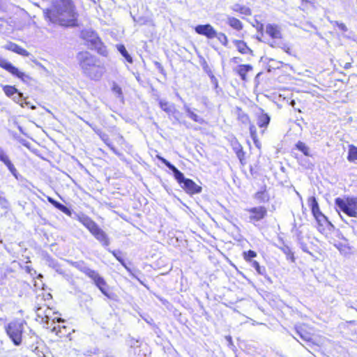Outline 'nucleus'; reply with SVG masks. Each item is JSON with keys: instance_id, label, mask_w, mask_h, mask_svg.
Listing matches in <instances>:
<instances>
[{"instance_id": "dca6fc26", "label": "nucleus", "mask_w": 357, "mask_h": 357, "mask_svg": "<svg viewBox=\"0 0 357 357\" xmlns=\"http://www.w3.org/2000/svg\"><path fill=\"white\" fill-rule=\"evenodd\" d=\"M70 264H71V266L78 269L79 271L86 275L88 277L93 271L89 268L84 261H70Z\"/></svg>"}, {"instance_id": "ddd939ff", "label": "nucleus", "mask_w": 357, "mask_h": 357, "mask_svg": "<svg viewBox=\"0 0 357 357\" xmlns=\"http://www.w3.org/2000/svg\"><path fill=\"white\" fill-rule=\"evenodd\" d=\"M195 30L197 33L205 36L208 38H213L216 36V31L209 24L197 25L195 26Z\"/></svg>"}, {"instance_id": "39448f33", "label": "nucleus", "mask_w": 357, "mask_h": 357, "mask_svg": "<svg viewBox=\"0 0 357 357\" xmlns=\"http://www.w3.org/2000/svg\"><path fill=\"white\" fill-rule=\"evenodd\" d=\"M82 38L88 43L91 49H95L102 55H106L107 50L96 33L90 29H85L81 32Z\"/></svg>"}, {"instance_id": "6ab92c4d", "label": "nucleus", "mask_w": 357, "mask_h": 357, "mask_svg": "<svg viewBox=\"0 0 357 357\" xmlns=\"http://www.w3.org/2000/svg\"><path fill=\"white\" fill-rule=\"evenodd\" d=\"M234 43L238 52L241 54H251L252 52V50L248 47L247 44L244 41L236 40L234 41Z\"/></svg>"}, {"instance_id": "a18cd8bd", "label": "nucleus", "mask_w": 357, "mask_h": 357, "mask_svg": "<svg viewBox=\"0 0 357 357\" xmlns=\"http://www.w3.org/2000/svg\"><path fill=\"white\" fill-rule=\"evenodd\" d=\"M250 132L251 136L254 138L257 133V129L254 125H250Z\"/></svg>"}, {"instance_id": "4c0bfd02", "label": "nucleus", "mask_w": 357, "mask_h": 357, "mask_svg": "<svg viewBox=\"0 0 357 357\" xmlns=\"http://www.w3.org/2000/svg\"><path fill=\"white\" fill-rule=\"evenodd\" d=\"M46 264L51 268H56L57 266V261L54 259L52 258L50 256H47L46 259Z\"/></svg>"}, {"instance_id": "b1692460", "label": "nucleus", "mask_w": 357, "mask_h": 357, "mask_svg": "<svg viewBox=\"0 0 357 357\" xmlns=\"http://www.w3.org/2000/svg\"><path fill=\"white\" fill-rule=\"evenodd\" d=\"M109 251L114 255V257L125 267V268L129 271L131 272L130 268L127 266V265L125 263L124 259H123L121 256V252L120 250H110Z\"/></svg>"}, {"instance_id": "49530a36", "label": "nucleus", "mask_w": 357, "mask_h": 357, "mask_svg": "<svg viewBox=\"0 0 357 357\" xmlns=\"http://www.w3.org/2000/svg\"><path fill=\"white\" fill-rule=\"evenodd\" d=\"M21 107H24L25 106L31 107L32 109H36V107L33 105H31L30 102L24 100L23 102H21L20 103Z\"/></svg>"}, {"instance_id": "f704fd0d", "label": "nucleus", "mask_w": 357, "mask_h": 357, "mask_svg": "<svg viewBox=\"0 0 357 357\" xmlns=\"http://www.w3.org/2000/svg\"><path fill=\"white\" fill-rule=\"evenodd\" d=\"M9 159L10 157L6 151L0 146V161L4 164Z\"/></svg>"}, {"instance_id": "7c9ffc66", "label": "nucleus", "mask_w": 357, "mask_h": 357, "mask_svg": "<svg viewBox=\"0 0 357 357\" xmlns=\"http://www.w3.org/2000/svg\"><path fill=\"white\" fill-rule=\"evenodd\" d=\"M255 198L257 199L259 202H266L268 201V196L267 195L265 191L257 192L255 195Z\"/></svg>"}, {"instance_id": "69168bd1", "label": "nucleus", "mask_w": 357, "mask_h": 357, "mask_svg": "<svg viewBox=\"0 0 357 357\" xmlns=\"http://www.w3.org/2000/svg\"><path fill=\"white\" fill-rule=\"evenodd\" d=\"M27 269H28V271L30 272V268H29V267H27Z\"/></svg>"}, {"instance_id": "79ce46f5", "label": "nucleus", "mask_w": 357, "mask_h": 357, "mask_svg": "<svg viewBox=\"0 0 357 357\" xmlns=\"http://www.w3.org/2000/svg\"><path fill=\"white\" fill-rule=\"evenodd\" d=\"M278 47L282 49L285 52H287L289 54H291V48L289 47L288 45L281 43V45H278Z\"/></svg>"}, {"instance_id": "09e8293b", "label": "nucleus", "mask_w": 357, "mask_h": 357, "mask_svg": "<svg viewBox=\"0 0 357 357\" xmlns=\"http://www.w3.org/2000/svg\"><path fill=\"white\" fill-rule=\"evenodd\" d=\"M243 155H244V153L241 148L236 151V155L241 161L242 160V158L243 157Z\"/></svg>"}, {"instance_id": "c03bdc74", "label": "nucleus", "mask_w": 357, "mask_h": 357, "mask_svg": "<svg viewBox=\"0 0 357 357\" xmlns=\"http://www.w3.org/2000/svg\"><path fill=\"white\" fill-rule=\"evenodd\" d=\"M48 201L51 203L55 208H58L61 203L54 200L53 198L48 197Z\"/></svg>"}, {"instance_id": "f3484780", "label": "nucleus", "mask_w": 357, "mask_h": 357, "mask_svg": "<svg viewBox=\"0 0 357 357\" xmlns=\"http://www.w3.org/2000/svg\"><path fill=\"white\" fill-rule=\"evenodd\" d=\"M252 70V66L250 64H241L236 67V72L243 81H247L246 74Z\"/></svg>"}, {"instance_id": "423d86ee", "label": "nucleus", "mask_w": 357, "mask_h": 357, "mask_svg": "<svg viewBox=\"0 0 357 357\" xmlns=\"http://www.w3.org/2000/svg\"><path fill=\"white\" fill-rule=\"evenodd\" d=\"M5 329L7 335L15 345L19 346L22 344V337L24 331V324L22 321H11L6 326Z\"/></svg>"}, {"instance_id": "338daca9", "label": "nucleus", "mask_w": 357, "mask_h": 357, "mask_svg": "<svg viewBox=\"0 0 357 357\" xmlns=\"http://www.w3.org/2000/svg\"><path fill=\"white\" fill-rule=\"evenodd\" d=\"M27 269H28V271L30 272V268H29V267H27Z\"/></svg>"}, {"instance_id": "f257e3e1", "label": "nucleus", "mask_w": 357, "mask_h": 357, "mask_svg": "<svg viewBox=\"0 0 357 357\" xmlns=\"http://www.w3.org/2000/svg\"><path fill=\"white\" fill-rule=\"evenodd\" d=\"M45 18L61 26L76 25L77 13L71 0H52V8L43 10Z\"/></svg>"}, {"instance_id": "2eb2a0df", "label": "nucleus", "mask_w": 357, "mask_h": 357, "mask_svg": "<svg viewBox=\"0 0 357 357\" xmlns=\"http://www.w3.org/2000/svg\"><path fill=\"white\" fill-rule=\"evenodd\" d=\"M4 48L24 56H29L30 54L29 52L26 51L25 49L22 48L20 45L13 42L8 43L4 46Z\"/></svg>"}, {"instance_id": "8fccbe9b", "label": "nucleus", "mask_w": 357, "mask_h": 357, "mask_svg": "<svg viewBox=\"0 0 357 357\" xmlns=\"http://www.w3.org/2000/svg\"><path fill=\"white\" fill-rule=\"evenodd\" d=\"M274 40H273L271 43H269V45L273 47H278V45H281V42H277L275 40L276 39H273Z\"/></svg>"}, {"instance_id": "c85d7f7f", "label": "nucleus", "mask_w": 357, "mask_h": 357, "mask_svg": "<svg viewBox=\"0 0 357 357\" xmlns=\"http://www.w3.org/2000/svg\"><path fill=\"white\" fill-rule=\"evenodd\" d=\"M5 166L8 168V169L10 171V172L12 174L13 176H15L16 178H17L18 172L17 169L15 168V165L9 159L6 162H4Z\"/></svg>"}, {"instance_id": "72a5a7b5", "label": "nucleus", "mask_w": 357, "mask_h": 357, "mask_svg": "<svg viewBox=\"0 0 357 357\" xmlns=\"http://www.w3.org/2000/svg\"><path fill=\"white\" fill-rule=\"evenodd\" d=\"M215 38H217L218 40L224 45L227 46L228 44V40L226 35L223 33H217Z\"/></svg>"}, {"instance_id": "a878e982", "label": "nucleus", "mask_w": 357, "mask_h": 357, "mask_svg": "<svg viewBox=\"0 0 357 357\" xmlns=\"http://www.w3.org/2000/svg\"><path fill=\"white\" fill-rule=\"evenodd\" d=\"M296 333L304 341L310 342L312 339L310 334L305 331L301 326L296 328Z\"/></svg>"}, {"instance_id": "3c124183", "label": "nucleus", "mask_w": 357, "mask_h": 357, "mask_svg": "<svg viewBox=\"0 0 357 357\" xmlns=\"http://www.w3.org/2000/svg\"><path fill=\"white\" fill-rule=\"evenodd\" d=\"M107 139H105V143L107 144V145L109 147V149L115 153V154H118V152L116 151V149L114 147V146H112V144H109L107 142Z\"/></svg>"}, {"instance_id": "de8ad7c7", "label": "nucleus", "mask_w": 357, "mask_h": 357, "mask_svg": "<svg viewBox=\"0 0 357 357\" xmlns=\"http://www.w3.org/2000/svg\"><path fill=\"white\" fill-rule=\"evenodd\" d=\"M240 12L242 14H245V15H250V10L249 8H245V7H241V9H240Z\"/></svg>"}, {"instance_id": "5fc2aeb1", "label": "nucleus", "mask_w": 357, "mask_h": 357, "mask_svg": "<svg viewBox=\"0 0 357 357\" xmlns=\"http://www.w3.org/2000/svg\"><path fill=\"white\" fill-rule=\"evenodd\" d=\"M232 61H233V62L237 63H238L239 61H241V59L240 57H234L232 59Z\"/></svg>"}, {"instance_id": "5701e85b", "label": "nucleus", "mask_w": 357, "mask_h": 357, "mask_svg": "<svg viewBox=\"0 0 357 357\" xmlns=\"http://www.w3.org/2000/svg\"><path fill=\"white\" fill-rule=\"evenodd\" d=\"M159 105L160 108L167 114H172L174 111V107L164 100H160Z\"/></svg>"}, {"instance_id": "4d7b16f0", "label": "nucleus", "mask_w": 357, "mask_h": 357, "mask_svg": "<svg viewBox=\"0 0 357 357\" xmlns=\"http://www.w3.org/2000/svg\"><path fill=\"white\" fill-rule=\"evenodd\" d=\"M212 79H214L215 86V87H218V82H217L216 79L214 77V76L212 77Z\"/></svg>"}, {"instance_id": "7ed1b4c3", "label": "nucleus", "mask_w": 357, "mask_h": 357, "mask_svg": "<svg viewBox=\"0 0 357 357\" xmlns=\"http://www.w3.org/2000/svg\"><path fill=\"white\" fill-rule=\"evenodd\" d=\"M79 221L86 227L91 234L103 245L108 246L109 240L107 234L89 217L82 215Z\"/></svg>"}, {"instance_id": "1a4fd4ad", "label": "nucleus", "mask_w": 357, "mask_h": 357, "mask_svg": "<svg viewBox=\"0 0 357 357\" xmlns=\"http://www.w3.org/2000/svg\"><path fill=\"white\" fill-rule=\"evenodd\" d=\"M0 67L7 70L13 75H15L21 79L22 81H25L26 79L29 78L28 75L22 72H20L18 68L15 67L11 63L2 58L1 56H0Z\"/></svg>"}, {"instance_id": "473e14b6", "label": "nucleus", "mask_w": 357, "mask_h": 357, "mask_svg": "<svg viewBox=\"0 0 357 357\" xmlns=\"http://www.w3.org/2000/svg\"><path fill=\"white\" fill-rule=\"evenodd\" d=\"M257 256V253L253 250H248L243 252V257L245 261L250 262Z\"/></svg>"}, {"instance_id": "20e7f679", "label": "nucleus", "mask_w": 357, "mask_h": 357, "mask_svg": "<svg viewBox=\"0 0 357 357\" xmlns=\"http://www.w3.org/2000/svg\"><path fill=\"white\" fill-rule=\"evenodd\" d=\"M335 206L349 217H357V197H337L335 199Z\"/></svg>"}, {"instance_id": "e2e57ef3", "label": "nucleus", "mask_w": 357, "mask_h": 357, "mask_svg": "<svg viewBox=\"0 0 357 357\" xmlns=\"http://www.w3.org/2000/svg\"><path fill=\"white\" fill-rule=\"evenodd\" d=\"M296 194H297V195H298V197H301V195H300V194H299L298 192H296Z\"/></svg>"}, {"instance_id": "9d476101", "label": "nucleus", "mask_w": 357, "mask_h": 357, "mask_svg": "<svg viewBox=\"0 0 357 357\" xmlns=\"http://www.w3.org/2000/svg\"><path fill=\"white\" fill-rule=\"evenodd\" d=\"M308 204L311 207L312 213L319 224L321 225L322 222L328 221L327 218L320 211L318 202L314 197L308 199Z\"/></svg>"}, {"instance_id": "6e6d98bb", "label": "nucleus", "mask_w": 357, "mask_h": 357, "mask_svg": "<svg viewBox=\"0 0 357 357\" xmlns=\"http://www.w3.org/2000/svg\"><path fill=\"white\" fill-rule=\"evenodd\" d=\"M3 22H5V20L3 18L0 17V29L3 27Z\"/></svg>"}, {"instance_id": "cd10ccee", "label": "nucleus", "mask_w": 357, "mask_h": 357, "mask_svg": "<svg viewBox=\"0 0 357 357\" xmlns=\"http://www.w3.org/2000/svg\"><path fill=\"white\" fill-rule=\"evenodd\" d=\"M3 90L8 97L12 98L17 93V89L13 86L6 85L3 87Z\"/></svg>"}, {"instance_id": "f8f14e48", "label": "nucleus", "mask_w": 357, "mask_h": 357, "mask_svg": "<svg viewBox=\"0 0 357 357\" xmlns=\"http://www.w3.org/2000/svg\"><path fill=\"white\" fill-rule=\"evenodd\" d=\"M93 281L94 282L95 284L97 286V287L100 290V291L105 296H108L107 291V284L105 280L102 277H101L98 272L96 271H93L92 273L89 276Z\"/></svg>"}, {"instance_id": "2f4dec72", "label": "nucleus", "mask_w": 357, "mask_h": 357, "mask_svg": "<svg viewBox=\"0 0 357 357\" xmlns=\"http://www.w3.org/2000/svg\"><path fill=\"white\" fill-rule=\"evenodd\" d=\"M284 254L287 256V259H290L292 262H294L295 258L294 256V253L291 252L289 247L284 245L280 248Z\"/></svg>"}, {"instance_id": "13d9d810", "label": "nucleus", "mask_w": 357, "mask_h": 357, "mask_svg": "<svg viewBox=\"0 0 357 357\" xmlns=\"http://www.w3.org/2000/svg\"><path fill=\"white\" fill-rule=\"evenodd\" d=\"M181 123L183 124L186 128H189L188 123L186 121H182V122H180Z\"/></svg>"}, {"instance_id": "f03ea898", "label": "nucleus", "mask_w": 357, "mask_h": 357, "mask_svg": "<svg viewBox=\"0 0 357 357\" xmlns=\"http://www.w3.org/2000/svg\"><path fill=\"white\" fill-rule=\"evenodd\" d=\"M157 158L173 172L175 179L188 194H198L202 192L201 186L197 185L192 180L186 178L174 165L160 155H157Z\"/></svg>"}, {"instance_id": "0e129e2a", "label": "nucleus", "mask_w": 357, "mask_h": 357, "mask_svg": "<svg viewBox=\"0 0 357 357\" xmlns=\"http://www.w3.org/2000/svg\"><path fill=\"white\" fill-rule=\"evenodd\" d=\"M303 1L308 2V0H303Z\"/></svg>"}, {"instance_id": "0eeeda50", "label": "nucleus", "mask_w": 357, "mask_h": 357, "mask_svg": "<svg viewBox=\"0 0 357 357\" xmlns=\"http://www.w3.org/2000/svg\"><path fill=\"white\" fill-rule=\"evenodd\" d=\"M77 58L83 73H85L99 62V60L96 56L91 55L88 52H79L77 54Z\"/></svg>"}, {"instance_id": "603ef678", "label": "nucleus", "mask_w": 357, "mask_h": 357, "mask_svg": "<svg viewBox=\"0 0 357 357\" xmlns=\"http://www.w3.org/2000/svg\"><path fill=\"white\" fill-rule=\"evenodd\" d=\"M58 273L63 274V271L59 264H57V266L56 268H53Z\"/></svg>"}, {"instance_id": "6e6552de", "label": "nucleus", "mask_w": 357, "mask_h": 357, "mask_svg": "<svg viewBox=\"0 0 357 357\" xmlns=\"http://www.w3.org/2000/svg\"><path fill=\"white\" fill-rule=\"evenodd\" d=\"M250 213L249 222L255 223L263 220L267 215V209L265 206H256L247 209Z\"/></svg>"}, {"instance_id": "680f3d73", "label": "nucleus", "mask_w": 357, "mask_h": 357, "mask_svg": "<svg viewBox=\"0 0 357 357\" xmlns=\"http://www.w3.org/2000/svg\"><path fill=\"white\" fill-rule=\"evenodd\" d=\"M37 278L38 279L43 278V275L42 274H39Z\"/></svg>"}, {"instance_id": "bf43d9fd", "label": "nucleus", "mask_w": 357, "mask_h": 357, "mask_svg": "<svg viewBox=\"0 0 357 357\" xmlns=\"http://www.w3.org/2000/svg\"><path fill=\"white\" fill-rule=\"evenodd\" d=\"M290 104H291V105L294 106V105L296 104L295 100H291Z\"/></svg>"}, {"instance_id": "052dcab7", "label": "nucleus", "mask_w": 357, "mask_h": 357, "mask_svg": "<svg viewBox=\"0 0 357 357\" xmlns=\"http://www.w3.org/2000/svg\"><path fill=\"white\" fill-rule=\"evenodd\" d=\"M226 338H227V340L228 341H229V342H231V337L230 336H228V337H227Z\"/></svg>"}, {"instance_id": "393cba45", "label": "nucleus", "mask_w": 357, "mask_h": 357, "mask_svg": "<svg viewBox=\"0 0 357 357\" xmlns=\"http://www.w3.org/2000/svg\"><path fill=\"white\" fill-rule=\"evenodd\" d=\"M347 160L354 162L357 160V147L354 145H349Z\"/></svg>"}, {"instance_id": "bb28decb", "label": "nucleus", "mask_w": 357, "mask_h": 357, "mask_svg": "<svg viewBox=\"0 0 357 357\" xmlns=\"http://www.w3.org/2000/svg\"><path fill=\"white\" fill-rule=\"evenodd\" d=\"M117 49H118L119 52L121 53V54L126 59V61L128 63H132V59L130 56V55L128 54V52H127L124 45H119L117 46Z\"/></svg>"}, {"instance_id": "412c9836", "label": "nucleus", "mask_w": 357, "mask_h": 357, "mask_svg": "<svg viewBox=\"0 0 357 357\" xmlns=\"http://www.w3.org/2000/svg\"><path fill=\"white\" fill-rule=\"evenodd\" d=\"M270 120V116L267 114L262 112L258 116L257 125L260 128H266L269 124Z\"/></svg>"}, {"instance_id": "864d4df0", "label": "nucleus", "mask_w": 357, "mask_h": 357, "mask_svg": "<svg viewBox=\"0 0 357 357\" xmlns=\"http://www.w3.org/2000/svg\"><path fill=\"white\" fill-rule=\"evenodd\" d=\"M0 10H6V5L1 0H0Z\"/></svg>"}, {"instance_id": "9b49d317", "label": "nucleus", "mask_w": 357, "mask_h": 357, "mask_svg": "<svg viewBox=\"0 0 357 357\" xmlns=\"http://www.w3.org/2000/svg\"><path fill=\"white\" fill-rule=\"evenodd\" d=\"M104 72L105 68L99 61L95 66H93V68H91L90 70L84 74L91 79L99 80L102 77Z\"/></svg>"}, {"instance_id": "a19ab883", "label": "nucleus", "mask_w": 357, "mask_h": 357, "mask_svg": "<svg viewBox=\"0 0 357 357\" xmlns=\"http://www.w3.org/2000/svg\"><path fill=\"white\" fill-rule=\"evenodd\" d=\"M112 91L114 93L117 94L118 96H121L122 95L121 88L116 84H114V85L112 86Z\"/></svg>"}, {"instance_id": "aec40b11", "label": "nucleus", "mask_w": 357, "mask_h": 357, "mask_svg": "<svg viewBox=\"0 0 357 357\" xmlns=\"http://www.w3.org/2000/svg\"><path fill=\"white\" fill-rule=\"evenodd\" d=\"M227 23L233 29L240 31L243 29L242 22L237 18L227 16Z\"/></svg>"}, {"instance_id": "c756f323", "label": "nucleus", "mask_w": 357, "mask_h": 357, "mask_svg": "<svg viewBox=\"0 0 357 357\" xmlns=\"http://www.w3.org/2000/svg\"><path fill=\"white\" fill-rule=\"evenodd\" d=\"M249 263L250 264L251 266H252L256 270V271L257 272L258 274L264 275L265 273V271H266L265 268L263 266H261L257 261L252 260V261H250Z\"/></svg>"}, {"instance_id": "ea45409f", "label": "nucleus", "mask_w": 357, "mask_h": 357, "mask_svg": "<svg viewBox=\"0 0 357 357\" xmlns=\"http://www.w3.org/2000/svg\"><path fill=\"white\" fill-rule=\"evenodd\" d=\"M57 209L60 210L61 211H62L63 213L68 215H71V211L62 204L59 206V207Z\"/></svg>"}, {"instance_id": "c9c22d12", "label": "nucleus", "mask_w": 357, "mask_h": 357, "mask_svg": "<svg viewBox=\"0 0 357 357\" xmlns=\"http://www.w3.org/2000/svg\"><path fill=\"white\" fill-rule=\"evenodd\" d=\"M49 310L47 307L45 306V310L43 307H37L36 312L38 317L43 319V317H47V314H46V311Z\"/></svg>"}, {"instance_id": "4be33fe9", "label": "nucleus", "mask_w": 357, "mask_h": 357, "mask_svg": "<svg viewBox=\"0 0 357 357\" xmlns=\"http://www.w3.org/2000/svg\"><path fill=\"white\" fill-rule=\"evenodd\" d=\"M296 149L302 152L305 156L311 157L312 156L311 153V150L308 146H307L304 142L301 141H298L296 144Z\"/></svg>"}, {"instance_id": "37998d69", "label": "nucleus", "mask_w": 357, "mask_h": 357, "mask_svg": "<svg viewBox=\"0 0 357 357\" xmlns=\"http://www.w3.org/2000/svg\"><path fill=\"white\" fill-rule=\"evenodd\" d=\"M335 24L337 26V27L339 28V29L341 30L342 31H343V32L347 31V27L344 23L335 22Z\"/></svg>"}, {"instance_id": "58836bf2", "label": "nucleus", "mask_w": 357, "mask_h": 357, "mask_svg": "<svg viewBox=\"0 0 357 357\" xmlns=\"http://www.w3.org/2000/svg\"><path fill=\"white\" fill-rule=\"evenodd\" d=\"M13 100L17 103H21L20 101L23 99V94L19 91L12 97Z\"/></svg>"}, {"instance_id": "a211bd4d", "label": "nucleus", "mask_w": 357, "mask_h": 357, "mask_svg": "<svg viewBox=\"0 0 357 357\" xmlns=\"http://www.w3.org/2000/svg\"><path fill=\"white\" fill-rule=\"evenodd\" d=\"M183 109L187 114V116L195 122H197L199 124H202L204 123V120L202 117L197 115L191 108L186 104L183 105Z\"/></svg>"}, {"instance_id": "4468645a", "label": "nucleus", "mask_w": 357, "mask_h": 357, "mask_svg": "<svg viewBox=\"0 0 357 357\" xmlns=\"http://www.w3.org/2000/svg\"><path fill=\"white\" fill-rule=\"evenodd\" d=\"M266 33L272 39L282 38V33L279 26L276 24H268L266 26Z\"/></svg>"}, {"instance_id": "e433bc0d", "label": "nucleus", "mask_w": 357, "mask_h": 357, "mask_svg": "<svg viewBox=\"0 0 357 357\" xmlns=\"http://www.w3.org/2000/svg\"><path fill=\"white\" fill-rule=\"evenodd\" d=\"M0 206L3 209H8L10 207V203L8 199L1 195H0Z\"/></svg>"}]
</instances>
